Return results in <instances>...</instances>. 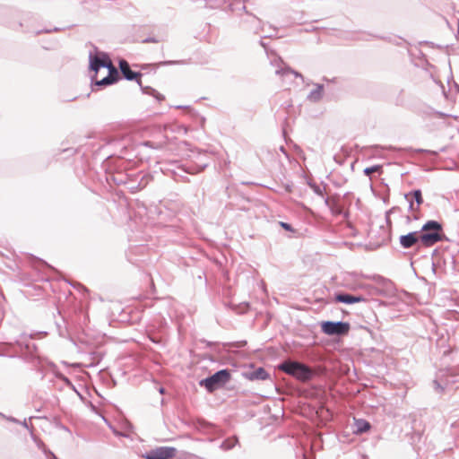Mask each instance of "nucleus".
<instances>
[{"label":"nucleus","mask_w":459,"mask_h":459,"mask_svg":"<svg viewBox=\"0 0 459 459\" xmlns=\"http://www.w3.org/2000/svg\"><path fill=\"white\" fill-rule=\"evenodd\" d=\"M177 449L170 446H160L152 449L144 455L146 459H171L176 455Z\"/></svg>","instance_id":"nucleus-6"},{"label":"nucleus","mask_w":459,"mask_h":459,"mask_svg":"<svg viewBox=\"0 0 459 459\" xmlns=\"http://www.w3.org/2000/svg\"><path fill=\"white\" fill-rule=\"evenodd\" d=\"M89 59H90V69L91 71L98 73V71L102 67L108 68V69L112 68L115 74L117 75V70L112 65V62L108 54L102 52V53H100V56H99V55H92L91 53H90Z\"/></svg>","instance_id":"nucleus-5"},{"label":"nucleus","mask_w":459,"mask_h":459,"mask_svg":"<svg viewBox=\"0 0 459 459\" xmlns=\"http://www.w3.org/2000/svg\"><path fill=\"white\" fill-rule=\"evenodd\" d=\"M72 286H73L74 288H75L76 286H78L79 288H81V289H82L83 290L87 291V289H86L84 286H82L81 283H76V285L72 284Z\"/></svg>","instance_id":"nucleus-38"},{"label":"nucleus","mask_w":459,"mask_h":459,"mask_svg":"<svg viewBox=\"0 0 459 459\" xmlns=\"http://www.w3.org/2000/svg\"><path fill=\"white\" fill-rule=\"evenodd\" d=\"M405 200H411L417 206H420L423 204V197L421 190L414 189L407 194H404Z\"/></svg>","instance_id":"nucleus-15"},{"label":"nucleus","mask_w":459,"mask_h":459,"mask_svg":"<svg viewBox=\"0 0 459 459\" xmlns=\"http://www.w3.org/2000/svg\"><path fill=\"white\" fill-rule=\"evenodd\" d=\"M418 232L420 244L425 247H430L445 238L442 224L434 220L425 222Z\"/></svg>","instance_id":"nucleus-1"},{"label":"nucleus","mask_w":459,"mask_h":459,"mask_svg":"<svg viewBox=\"0 0 459 459\" xmlns=\"http://www.w3.org/2000/svg\"><path fill=\"white\" fill-rule=\"evenodd\" d=\"M208 166L206 152H200L198 156V162L195 166H189L185 169L188 174H196L203 171Z\"/></svg>","instance_id":"nucleus-10"},{"label":"nucleus","mask_w":459,"mask_h":459,"mask_svg":"<svg viewBox=\"0 0 459 459\" xmlns=\"http://www.w3.org/2000/svg\"><path fill=\"white\" fill-rule=\"evenodd\" d=\"M415 152H427V153H431V154H434V155H437V152H432V151H429V150H424V149H417L415 150Z\"/></svg>","instance_id":"nucleus-33"},{"label":"nucleus","mask_w":459,"mask_h":459,"mask_svg":"<svg viewBox=\"0 0 459 459\" xmlns=\"http://www.w3.org/2000/svg\"><path fill=\"white\" fill-rule=\"evenodd\" d=\"M54 459H58L54 454H52Z\"/></svg>","instance_id":"nucleus-44"},{"label":"nucleus","mask_w":459,"mask_h":459,"mask_svg":"<svg viewBox=\"0 0 459 459\" xmlns=\"http://www.w3.org/2000/svg\"><path fill=\"white\" fill-rule=\"evenodd\" d=\"M355 433L361 434L370 429L371 425L363 419L355 420Z\"/></svg>","instance_id":"nucleus-16"},{"label":"nucleus","mask_w":459,"mask_h":459,"mask_svg":"<svg viewBox=\"0 0 459 459\" xmlns=\"http://www.w3.org/2000/svg\"><path fill=\"white\" fill-rule=\"evenodd\" d=\"M315 86L316 88L313 89L307 96V100L313 103L319 102L324 95V85L316 83Z\"/></svg>","instance_id":"nucleus-13"},{"label":"nucleus","mask_w":459,"mask_h":459,"mask_svg":"<svg viewBox=\"0 0 459 459\" xmlns=\"http://www.w3.org/2000/svg\"><path fill=\"white\" fill-rule=\"evenodd\" d=\"M57 30H58V29H57V28H54L53 30L46 29V30H44L38 31V32H37V34H39V33H41V32L49 33V32H51V31H57Z\"/></svg>","instance_id":"nucleus-36"},{"label":"nucleus","mask_w":459,"mask_h":459,"mask_svg":"<svg viewBox=\"0 0 459 459\" xmlns=\"http://www.w3.org/2000/svg\"><path fill=\"white\" fill-rule=\"evenodd\" d=\"M30 337H27L25 334H22L20 336V338L16 341V343L17 345L21 348V349H24L26 350V343L30 342Z\"/></svg>","instance_id":"nucleus-22"},{"label":"nucleus","mask_w":459,"mask_h":459,"mask_svg":"<svg viewBox=\"0 0 459 459\" xmlns=\"http://www.w3.org/2000/svg\"><path fill=\"white\" fill-rule=\"evenodd\" d=\"M119 78V74L117 73V75L115 74L112 68H108V74L101 79L100 81H96V85L99 86H108L115 83Z\"/></svg>","instance_id":"nucleus-14"},{"label":"nucleus","mask_w":459,"mask_h":459,"mask_svg":"<svg viewBox=\"0 0 459 459\" xmlns=\"http://www.w3.org/2000/svg\"><path fill=\"white\" fill-rule=\"evenodd\" d=\"M353 39H358V40H359V39H365V37H364V36H362V35H361V36H360V35H359V36L354 37Z\"/></svg>","instance_id":"nucleus-39"},{"label":"nucleus","mask_w":459,"mask_h":459,"mask_svg":"<svg viewBox=\"0 0 459 459\" xmlns=\"http://www.w3.org/2000/svg\"><path fill=\"white\" fill-rule=\"evenodd\" d=\"M159 392H160V394H163V393L165 392L164 387H160Z\"/></svg>","instance_id":"nucleus-42"},{"label":"nucleus","mask_w":459,"mask_h":459,"mask_svg":"<svg viewBox=\"0 0 459 459\" xmlns=\"http://www.w3.org/2000/svg\"><path fill=\"white\" fill-rule=\"evenodd\" d=\"M241 9H242L243 11H245V12L247 13V12L246 11V5H245L244 4H242V5H241Z\"/></svg>","instance_id":"nucleus-43"},{"label":"nucleus","mask_w":459,"mask_h":459,"mask_svg":"<svg viewBox=\"0 0 459 459\" xmlns=\"http://www.w3.org/2000/svg\"><path fill=\"white\" fill-rule=\"evenodd\" d=\"M151 180V176L150 175H143L141 178V181L139 182L138 186H136L137 189H143L144 188L149 181Z\"/></svg>","instance_id":"nucleus-23"},{"label":"nucleus","mask_w":459,"mask_h":459,"mask_svg":"<svg viewBox=\"0 0 459 459\" xmlns=\"http://www.w3.org/2000/svg\"><path fill=\"white\" fill-rule=\"evenodd\" d=\"M412 220H419V216L417 214H414L412 217L407 215L405 218L407 223H410Z\"/></svg>","instance_id":"nucleus-32"},{"label":"nucleus","mask_w":459,"mask_h":459,"mask_svg":"<svg viewBox=\"0 0 459 459\" xmlns=\"http://www.w3.org/2000/svg\"><path fill=\"white\" fill-rule=\"evenodd\" d=\"M238 443V439L236 436L226 438L222 441L220 447L224 451H229L235 447Z\"/></svg>","instance_id":"nucleus-18"},{"label":"nucleus","mask_w":459,"mask_h":459,"mask_svg":"<svg viewBox=\"0 0 459 459\" xmlns=\"http://www.w3.org/2000/svg\"><path fill=\"white\" fill-rule=\"evenodd\" d=\"M37 347L34 343H32L31 342L26 343V350H25V352L29 355H33L35 351H36Z\"/></svg>","instance_id":"nucleus-25"},{"label":"nucleus","mask_w":459,"mask_h":459,"mask_svg":"<svg viewBox=\"0 0 459 459\" xmlns=\"http://www.w3.org/2000/svg\"><path fill=\"white\" fill-rule=\"evenodd\" d=\"M420 243L418 231H411L405 235H401L399 244L404 249H409Z\"/></svg>","instance_id":"nucleus-7"},{"label":"nucleus","mask_w":459,"mask_h":459,"mask_svg":"<svg viewBox=\"0 0 459 459\" xmlns=\"http://www.w3.org/2000/svg\"><path fill=\"white\" fill-rule=\"evenodd\" d=\"M280 225L288 231H293L292 226L287 222L281 221Z\"/></svg>","instance_id":"nucleus-29"},{"label":"nucleus","mask_w":459,"mask_h":459,"mask_svg":"<svg viewBox=\"0 0 459 459\" xmlns=\"http://www.w3.org/2000/svg\"><path fill=\"white\" fill-rule=\"evenodd\" d=\"M307 185L308 186L313 190V192L318 195V196H321V197H324L325 196V186H324V188L322 189L320 187V186H318L316 183L313 182V181H308L307 182Z\"/></svg>","instance_id":"nucleus-20"},{"label":"nucleus","mask_w":459,"mask_h":459,"mask_svg":"<svg viewBox=\"0 0 459 459\" xmlns=\"http://www.w3.org/2000/svg\"><path fill=\"white\" fill-rule=\"evenodd\" d=\"M381 171H382V166L381 165H374V166L368 167V168L364 169L363 173L366 176L370 177V175L372 173H374V172H381Z\"/></svg>","instance_id":"nucleus-21"},{"label":"nucleus","mask_w":459,"mask_h":459,"mask_svg":"<svg viewBox=\"0 0 459 459\" xmlns=\"http://www.w3.org/2000/svg\"><path fill=\"white\" fill-rule=\"evenodd\" d=\"M409 203L408 210L412 212H418L420 211V206H417V204L412 202L411 200H406Z\"/></svg>","instance_id":"nucleus-26"},{"label":"nucleus","mask_w":459,"mask_h":459,"mask_svg":"<svg viewBox=\"0 0 459 459\" xmlns=\"http://www.w3.org/2000/svg\"><path fill=\"white\" fill-rule=\"evenodd\" d=\"M19 424H21L23 428H25V429H29V430H30V427H29V425H28V423H27L26 419H24L22 421H21V420H20V423H19Z\"/></svg>","instance_id":"nucleus-37"},{"label":"nucleus","mask_w":459,"mask_h":459,"mask_svg":"<svg viewBox=\"0 0 459 459\" xmlns=\"http://www.w3.org/2000/svg\"><path fill=\"white\" fill-rule=\"evenodd\" d=\"M330 212L333 216L342 215L344 218L349 217V212H344L342 207L340 205V204L336 200H334V202L333 203Z\"/></svg>","instance_id":"nucleus-19"},{"label":"nucleus","mask_w":459,"mask_h":459,"mask_svg":"<svg viewBox=\"0 0 459 459\" xmlns=\"http://www.w3.org/2000/svg\"><path fill=\"white\" fill-rule=\"evenodd\" d=\"M300 363L301 362H299V361L288 359V360H284L283 362H281L278 366V368L280 370H281L282 372L293 377L295 375L298 368L299 367Z\"/></svg>","instance_id":"nucleus-11"},{"label":"nucleus","mask_w":459,"mask_h":459,"mask_svg":"<svg viewBox=\"0 0 459 459\" xmlns=\"http://www.w3.org/2000/svg\"><path fill=\"white\" fill-rule=\"evenodd\" d=\"M143 43H149V42L156 43V42H158V40L155 38L149 37V38L144 39L143 40Z\"/></svg>","instance_id":"nucleus-34"},{"label":"nucleus","mask_w":459,"mask_h":459,"mask_svg":"<svg viewBox=\"0 0 459 459\" xmlns=\"http://www.w3.org/2000/svg\"><path fill=\"white\" fill-rule=\"evenodd\" d=\"M351 325L343 321H323L321 323V331L330 336H344L348 334Z\"/></svg>","instance_id":"nucleus-4"},{"label":"nucleus","mask_w":459,"mask_h":459,"mask_svg":"<svg viewBox=\"0 0 459 459\" xmlns=\"http://www.w3.org/2000/svg\"><path fill=\"white\" fill-rule=\"evenodd\" d=\"M0 416L4 419H5L6 420L10 421V422H13V423H17L19 424L20 423V420H17L16 418L13 417V416H6L4 415V413L0 412Z\"/></svg>","instance_id":"nucleus-27"},{"label":"nucleus","mask_w":459,"mask_h":459,"mask_svg":"<svg viewBox=\"0 0 459 459\" xmlns=\"http://www.w3.org/2000/svg\"><path fill=\"white\" fill-rule=\"evenodd\" d=\"M276 74L281 75L282 78L293 75L303 80V75L297 71L290 69V67L281 68L276 70Z\"/></svg>","instance_id":"nucleus-17"},{"label":"nucleus","mask_w":459,"mask_h":459,"mask_svg":"<svg viewBox=\"0 0 459 459\" xmlns=\"http://www.w3.org/2000/svg\"><path fill=\"white\" fill-rule=\"evenodd\" d=\"M118 66L124 78L127 81H136L143 93L153 96L159 101L164 100V97L160 93H159L155 89L150 86H143L141 81L142 74L140 72L133 71L130 68V65L126 60L121 59L119 61Z\"/></svg>","instance_id":"nucleus-2"},{"label":"nucleus","mask_w":459,"mask_h":459,"mask_svg":"<svg viewBox=\"0 0 459 459\" xmlns=\"http://www.w3.org/2000/svg\"><path fill=\"white\" fill-rule=\"evenodd\" d=\"M435 388L437 391L442 393L444 391V387L438 383L437 380L434 381Z\"/></svg>","instance_id":"nucleus-31"},{"label":"nucleus","mask_w":459,"mask_h":459,"mask_svg":"<svg viewBox=\"0 0 459 459\" xmlns=\"http://www.w3.org/2000/svg\"><path fill=\"white\" fill-rule=\"evenodd\" d=\"M324 198V202H325V204L329 208V210L331 209L332 207V204L334 202V199H330L328 197H325V196L323 197Z\"/></svg>","instance_id":"nucleus-30"},{"label":"nucleus","mask_w":459,"mask_h":459,"mask_svg":"<svg viewBox=\"0 0 459 459\" xmlns=\"http://www.w3.org/2000/svg\"><path fill=\"white\" fill-rule=\"evenodd\" d=\"M248 22H252V23H259V20L254 16V15H249V20Z\"/></svg>","instance_id":"nucleus-35"},{"label":"nucleus","mask_w":459,"mask_h":459,"mask_svg":"<svg viewBox=\"0 0 459 459\" xmlns=\"http://www.w3.org/2000/svg\"><path fill=\"white\" fill-rule=\"evenodd\" d=\"M334 300L339 303L351 305L366 301V299L362 295H352L347 292H339L335 294Z\"/></svg>","instance_id":"nucleus-8"},{"label":"nucleus","mask_w":459,"mask_h":459,"mask_svg":"<svg viewBox=\"0 0 459 459\" xmlns=\"http://www.w3.org/2000/svg\"><path fill=\"white\" fill-rule=\"evenodd\" d=\"M293 377L299 381L307 382L312 379L314 371L310 367L301 362Z\"/></svg>","instance_id":"nucleus-9"},{"label":"nucleus","mask_w":459,"mask_h":459,"mask_svg":"<svg viewBox=\"0 0 459 459\" xmlns=\"http://www.w3.org/2000/svg\"><path fill=\"white\" fill-rule=\"evenodd\" d=\"M145 146H148V147H152V148H160L161 147V144L159 143V144H155V143L152 142V141H146L144 142L143 143Z\"/></svg>","instance_id":"nucleus-28"},{"label":"nucleus","mask_w":459,"mask_h":459,"mask_svg":"<svg viewBox=\"0 0 459 459\" xmlns=\"http://www.w3.org/2000/svg\"><path fill=\"white\" fill-rule=\"evenodd\" d=\"M176 62H173V61H168V62H164L163 65H170V64H175Z\"/></svg>","instance_id":"nucleus-41"},{"label":"nucleus","mask_w":459,"mask_h":459,"mask_svg":"<svg viewBox=\"0 0 459 459\" xmlns=\"http://www.w3.org/2000/svg\"><path fill=\"white\" fill-rule=\"evenodd\" d=\"M231 378L229 369H221L212 376L199 381V385L204 387L209 393L224 386Z\"/></svg>","instance_id":"nucleus-3"},{"label":"nucleus","mask_w":459,"mask_h":459,"mask_svg":"<svg viewBox=\"0 0 459 459\" xmlns=\"http://www.w3.org/2000/svg\"><path fill=\"white\" fill-rule=\"evenodd\" d=\"M246 378L249 380H265L270 377L269 373L264 368H257L254 370L246 372Z\"/></svg>","instance_id":"nucleus-12"},{"label":"nucleus","mask_w":459,"mask_h":459,"mask_svg":"<svg viewBox=\"0 0 459 459\" xmlns=\"http://www.w3.org/2000/svg\"><path fill=\"white\" fill-rule=\"evenodd\" d=\"M400 210H401L400 207L394 206L385 212V221H386L387 225L391 226L390 214L395 212L396 211H400Z\"/></svg>","instance_id":"nucleus-24"},{"label":"nucleus","mask_w":459,"mask_h":459,"mask_svg":"<svg viewBox=\"0 0 459 459\" xmlns=\"http://www.w3.org/2000/svg\"><path fill=\"white\" fill-rule=\"evenodd\" d=\"M280 151H281V152H283L285 155H287L286 150H285V148H284L283 146H281V147H280Z\"/></svg>","instance_id":"nucleus-40"}]
</instances>
